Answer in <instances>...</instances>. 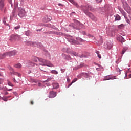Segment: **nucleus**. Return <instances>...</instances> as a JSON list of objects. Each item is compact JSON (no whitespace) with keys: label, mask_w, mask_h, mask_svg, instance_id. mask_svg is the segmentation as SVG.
I'll use <instances>...</instances> for the list:
<instances>
[{"label":"nucleus","mask_w":131,"mask_h":131,"mask_svg":"<svg viewBox=\"0 0 131 131\" xmlns=\"http://www.w3.org/2000/svg\"><path fill=\"white\" fill-rule=\"evenodd\" d=\"M114 78H113V77H105V78H104V79L103 80L104 81L105 80H109L110 79H114Z\"/></svg>","instance_id":"nucleus-24"},{"label":"nucleus","mask_w":131,"mask_h":131,"mask_svg":"<svg viewBox=\"0 0 131 131\" xmlns=\"http://www.w3.org/2000/svg\"><path fill=\"white\" fill-rule=\"evenodd\" d=\"M96 53L97 54V55H99V52L97 51H96Z\"/></svg>","instance_id":"nucleus-48"},{"label":"nucleus","mask_w":131,"mask_h":131,"mask_svg":"<svg viewBox=\"0 0 131 131\" xmlns=\"http://www.w3.org/2000/svg\"><path fill=\"white\" fill-rule=\"evenodd\" d=\"M69 31V29L66 30V31L68 32Z\"/></svg>","instance_id":"nucleus-63"},{"label":"nucleus","mask_w":131,"mask_h":131,"mask_svg":"<svg viewBox=\"0 0 131 131\" xmlns=\"http://www.w3.org/2000/svg\"><path fill=\"white\" fill-rule=\"evenodd\" d=\"M47 27H52L53 29H54L55 30H57L58 31H59V30L58 28H56L55 27L52 26V25H50V24H47L46 25Z\"/></svg>","instance_id":"nucleus-21"},{"label":"nucleus","mask_w":131,"mask_h":131,"mask_svg":"<svg viewBox=\"0 0 131 131\" xmlns=\"http://www.w3.org/2000/svg\"><path fill=\"white\" fill-rule=\"evenodd\" d=\"M12 0H8L9 3L11 5V6H13V3L12 2Z\"/></svg>","instance_id":"nucleus-35"},{"label":"nucleus","mask_w":131,"mask_h":131,"mask_svg":"<svg viewBox=\"0 0 131 131\" xmlns=\"http://www.w3.org/2000/svg\"><path fill=\"white\" fill-rule=\"evenodd\" d=\"M85 13L86 15H88L90 18H91L94 21H97V18L91 13L90 12H85Z\"/></svg>","instance_id":"nucleus-10"},{"label":"nucleus","mask_w":131,"mask_h":131,"mask_svg":"<svg viewBox=\"0 0 131 131\" xmlns=\"http://www.w3.org/2000/svg\"><path fill=\"white\" fill-rule=\"evenodd\" d=\"M31 104L32 105H33V104H34V102H33V101H31Z\"/></svg>","instance_id":"nucleus-52"},{"label":"nucleus","mask_w":131,"mask_h":131,"mask_svg":"<svg viewBox=\"0 0 131 131\" xmlns=\"http://www.w3.org/2000/svg\"><path fill=\"white\" fill-rule=\"evenodd\" d=\"M97 66H99V67H100V68L101 67V65H100V64H97Z\"/></svg>","instance_id":"nucleus-54"},{"label":"nucleus","mask_w":131,"mask_h":131,"mask_svg":"<svg viewBox=\"0 0 131 131\" xmlns=\"http://www.w3.org/2000/svg\"><path fill=\"white\" fill-rule=\"evenodd\" d=\"M61 71H62L63 72H64V71H66V70H65V69H61Z\"/></svg>","instance_id":"nucleus-49"},{"label":"nucleus","mask_w":131,"mask_h":131,"mask_svg":"<svg viewBox=\"0 0 131 131\" xmlns=\"http://www.w3.org/2000/svg\"><path fill=\"white\" fill-rule=\"evenodd\" d=\"M30 34V32L29 31H27L25 32V34L27 36H29Z\"/></svg>","instance_id":"nucleus-31"},{"label":"nucleus","mask_w":131,"mask_h":131,"mask_svg":"<svg viewBox=\"0 0 131 131\" xmlns=\"http://www.w3.org/2000/svg\"><path fill=\"white\" fill-rule=\"evenodd\" d=\"M6 20H7V17H5L4 18V20H3V23L5 25H9V24H7L6 23Z\"/></svg>","instance_id":"nucleus-29"},{"label":"nucleus","mask_w":131,"mask_h":131,"mask_svg":"<svg viewBox=\"0 0 131 131\" xmlns=\"http://www.w3.org/2000/svg\"><path fill=\"white\" fill-rule=\"evenodd\" d=\"M18 15L21 18L25 17L26 16V12H25L24 9L20 8L18 9Z\"/></svg>","instance_id":"nucleus-5"},{"label":"nucleus","mask_w":131,"mask_h":131,"mask_svg":"<svg viewBox=\"0 0 131 131\" xmlns=\"http://www.w3.org/2000/svg\"><path fill=\"white\" fill-rule=\"evenodd\" d=\"M62 51L64 53H69V49L67 48H64L62 49Z\"/></svg>","instance_id":"nucleus-25"},{"label":"nucleus","mask_w":131,"mask_h":131,"mask_svg":"<svg viewBox=\"0 0 131 131\" xmlns=\"http://www.w3.org/2000/svg\"><path fill=\"white\" fill-rule=\"evenodd\" d=\"M51 73L52 74H54V75H57L58 74V71H57L56 70H51Z\"/></svg>","instance_id":"nucleus-26"},{"label":"nucleus","mask_w":131,"mask_h":131,"mask_svg":"<svg viewBox=\"0 0 131 131\" xmlns=\"http://www.w3.org/2000/svg\"><path fill=\"white\" fill-rule=\"evenodd\" d=\"M57 35H64V36L66 35L65 34L62 33V32H58V33L57 32Z\"/></svg>","instance_id":"nucleus-32"},{"label":"nucleus","mask_w":131,"mask_h":131,"mask_svg":"<svg viewBox=\"0 0 131 131\" xmlns=\"http://www.w3.org/2000/svg\"><path fill=\"white\" fill-rule=\"evenodd\" d=\"M73 83H72V82H71V83L68 85V88L70 87L73 84Z\"/></svg>","instance_id":"nucleus-44"},{"label":"nucleus","mask_w":131,"mask_h":131,"mask_svg":"<svg viewBox=\"0 0 131 131\" xmlns=\"http://www.w3.org/2000/svg\"><path fill=\"white\" fill-rule=\"evenodd\" d=\"M97 3H101L102 0H96Z\"/></svg>","instance_id":"nucleus-43"},{"label":"nucleus","mask_w":131,"mask_h":131,"mask_svg":"<svg viewBox=\"0 0 131 131\" xmlns=\"http://www.w3.org/2000/svg\"><path fill=\"white\" fill-rule=\"evenodd\" d=\"M84 67V63H81L80 65L78 66L77 67L74 68L73 69L74 70H77L79 69H80L82 67Z\"/></svg>","instance_id":"nucleus-15"},{"label":"nucleus","mask_w":131,"mask_h":131,"mask_svg":"<svg viewBox=\"0 0 131 131\" xmlns=\"http://www.w3.org/2000/svg\"><path fill=\"white\" fill-rule=\"evenodd\" d=\"M16 54V52L15 51H12L10 52H8L4 53V54H0V59H3L6 58V56L12 57Z\"/></svg>","instance_id":"nucleus-2"},{"label":"nucleus","mask_w":131,"mask_h":131,"mask_svg":"<svg viewBox=\"0 0 131 131\" xmlns=\"http://www.w3.org/2000/svg\"><path fill=\"white\" fill-rule=\"evenodd\" d=\"M82 33L84 35L85 34V32H82Z\"/></svg>","instance_id":"nucleus-55"},{"label":"nucleus","mask_w":131,"mask_h":131,"mask_svg":"<svg viewBox=\"0 0 131 131\" xmlns=\"http://www.w3.org/2000/svg\"><path fill=\"white\" fill-rule=\"evenodd\" d=\"M67 79L68 81H70V80L69 78H67Z\"/></svg>","instance_id":"nucleus-51"},{"label":"nucleus","mask_w":131,"mask_h":131,"mask_svg":"<svg viewBox=\"0 0 131 131\" xmlns=\"http://www.w3.org/2000/svg\"><path fill=\"white\" fill-rule=\"evenodd\" d=\"M13 81H14L15 83H16V82L17 83V82H17V81H16L15 78H14V79H13Z\"/></svg>","instance_id":"nucleus-47"},{"label":"nucleus","mask_w":131,"mask_h":131,"mask_svg":"<svg viewBox=\"0 0 131 131\" xmlns=\"http://www.w3.org/2000/svg\"><path fill=\"white\" fill-rule=\"evenodd\" d=\"M9 98L8 97H7V98H3L2 99L4 101H8V99Z\"/></svg>","instance_id":"nucleus-39"},{"label":"nucleus","mask_w":131,"mask_h":131,"mask_svg":"<svg viewBox=\"0 0 131 131\" xmlns=\"http://www.w3.org/2000/svg\"><path fill=\"white\" fill-rule=\"evenodd\" d=\"M74 22H75V24H76V25L72 24L69 25V27H73L74 29H79V28H78V27L79 26L80 27H83V25L81 24V23H80L79 21L77 20H75Z\"/></svg>","instance_id":"nucleus-3"},{"label":"nucleus","mask_w":131,"mask_h":131,"mask_svg":"<svg viewBox=\"0 0 131 131\" xmlns=\"http://www.w3.org/2000/svg\"><path fill=\"white\" fill-rule=\"evenodd\" d=\"M50 20H51V19H49L47 20V21H45V22L50 21Z\"/></svg>","instance_id":"nucleus-56"},{"label":"nucleus","mask_w":131,"mask_h":131,"mask_svg":"<svg viewBox=\"0 0 131 131\" xmlns=\"http://www.w3.org/2000/svg\"><path fill=\"white\" fill-rule=\"evenodd\" d=\"M14 75H17V76H18L19 77H20V74L19 73H18V72H15L14 73Z\"/></svg>","instance_id":"nucleus-33"},{"label":"nucleus","mask_w":131,"mask_h":131,"mask_svg":"<svg viewBox=\"0 0 131 131\" xmlns=\"http://www.w3.org/2000/svg\"><path fill=\"white\" fill-rule=\"evenodd\" d=\"M70 54L72 56H78V54L76 52H70Z\"/></svg>","instance_id":"nucleus-20"},{"label":"nucleus","mask_w":131,"mask_h":131,"mask_svg":"<svg viewBox=\"0 0 131 131\" xmlns=\"http://www.w3.org/2000/svg\"><path fill=\"white\" fill-rule=\"evenodd\" d=\"M41 30H38L37 31H41Z\"/></svg>","instance_id":"nucleus-64"},{"label":"nucleus","mask_w":131,"mask_h":131,"mask_svg":"<svg viewBox=\"0 0 131 131\" xmlns=\"http://www.w3.org/2000/svg\"><path fill=\"white\" fill-rule=\"evenodd\" d=\"M76 39L77 40V41H80V42H83L84 41V40L79 37H76Z\"/></svg>","instance_id":"nucleus-22"},{"label":"nucleus","mask_w":131,"mask_h":131,"mask_svg":"<svg viewBox=\"0 0 131 131\" xmlns=\"http://www.w3.org/2000/svg\"><path fill=\"white\" fill-rule=\"evenodd\" d=\"M123 25H120V26H119L120 27H122V26H123Z\"/></svg>","instance_id":"nucleus-62"},{"label":"nucleus","mask_w":131,"mask_h":131,"mask_svg":"<svg viewBox=\"0 0 131 131\" xmlns=\"http://www.w3.org/2000/svg\"><path fill=\"white\" fill-rule=\"evenodd\" d=\"M57 94L56 92H54V91H51L50 92H49V98H54L56 96Z\"/></svg>","instance_id":"nucleus-13"},{"label":"nucleus","mask_w":131,"mask_h":131,"mask_svg":"<svg viewBox=\"0 0 131 131\" xmlns=\"http://www.w3.org/2000/svg\"><path fill=\"white\" fill-rule=\"evenodd\" d=\"M39 59H40L39 58L35 57V56L33 57V58H32V61L35 62H37L38 61H39Z\"/></svg>","instance_id":"nucleus-17"},{"label":"nucleus","mask_w":131,"mask_h":131,"mask_svg":"<svg viewBox=\"0 0 131 131\" xmlns=\"http://www.w3.org/2000/svg\"><path fill=\"white\" fill-rule=\"evenodd\" d=\"M117 40H118L119 41H120L121 42H122V43L123 42H124L125 41V39H124V38L122 36H119L117 38Z\"/></svg>","instance_id":"nucleus-14"},{"label":"nucleus","mask_w":131,"mask_h":131,"mask_svg":"<svg viewBox=\"0 0 131 131\" xmlns=\"http://www.w3.org/2000/svg\"><path fill=\"white\" fill-rule=\"evenodd\" d=\"M51 80H52L51 78H48V79H47L46 80V82H48L51 81Z\"/></svg>","instance_id":"nucleus-41"},{"label":"nucleus","mask_w":131,"mask_h":131,"mask_svg":"<svg viewBox=\"0 0 131 131\" xmlns=\"http://www.w3.org/2000/svg\"><path fill=\"white\" fill-rule=\"evenodd\" d=\"M127 50V48H123V51L122 52V55L124 54L125 52Z\"/></svg>","instance_id":"nucleus-27"},{"label":"nucleus","mask_w":131,"mask_h":131,"mask_svg":"<svg viewBox=\"0 0 131 131\" xmlns=\"http://www.w3.org/2000/svg\"><path fill=\"white\" fill-rule=\"evenodd\" d=\"M69 1L70 3H71L72 4H73L74 5H75L77 8H79L80 7V6L78 4V3H77V2H75V1H74V0H69Z\"/></svg>","instance_id":"nucleus-16"},{"label":"nucleus","mask_w":131,"mask_h":131,"mask_svg":"<svg viewBox=\"0 0 131 131\" xmlns=\"http://www.w3.org/2000/svg\"><path fill=\"white\" fill-rule=\"evenodd\" d=\"M8 68H9V70H10L11 71H13V69L11 67V66H8Z\"/></svg>","instance_id":"nucleus-42"},{"label":"nucleus","mask_w":131,"mask_h":131,"mask_svg":"<svg viewBox=\"0 0 131 131\" xmlns=\"http://www.w3.org/2000/svg\"><path fill=\"white\" fill-rule=\"evenodd\" d=\"M81 8L82 10L84 12V13L88 12V11H86V10H90V11L93 10V8L91 6H81Z\"/></svg>","instance_id":"nucleus-7"},{"label":"nucleus","mask_w":131,"mask_h":131,"mask_svg":"<svg viewBox=\"0 0 131 131\" xmlns=\"http://www.w3.org/2000/svg\"><path fill=\"white\" fill-rule=\"evenodd\" d=\"M20 27V25H18L17 26L15 27L14 28V29H15V30H17V29H19Z\"/></svg>","instance_id":"nucleus-38"},{"label":"nucleus","mask_w":131,"mask_h":131,"mask_svg":"<svg viewBox=\"0 0 131 131\" xmlns=\"http://www.w3.org/2000/svg\"><path fill=\"white\" fill-rule=\"evenodd\" d=\"M113 47V43L111 41H109L105 43V48L107 49H111Z\"/></svg>","instance_id":"nucleus-9"},{"label":"nucleus","mask_w":131,"mask_h":131,"mask_svg":"<svg viewBox=\"0 0 131 131\" xmlns=\"http://www.w3.org/2000/svg\"><path fill=\"white\" fill-rule=\"evenodd\" d=\"M116 20H120V17L119 15L115 16Z\"/></svg>","instance_id":"nucleus-28"},{"label":"nucleus","mask_w":131,"mask_h":131,"mask_svg":"<svg viewBox=\"0 0 131 131\" xmlns=\"http://www.w3.org/2000/svg\"><path fill=\"white\" fill-rule=\"evenodd\" d=\"M103 41H102V39L101 38V43H102Z\"/></svg>","instance_id":"nucleus-58"},{"label":"nucleus","mask_w":131,"mask_h":131,"mask_svg":"<svg viewBox=\"0 0 131 131\" xmlns=\"http://www.w3.org/2000/svg\"><path fill=\"white\" fill-rule=\"evenodd\" d=\"M7 90L8 91H11L13 90V89H7Z\"/></svg>","instance_id":"nucleus-50"},{"label":"nucleus","mask_w":131,"mask_h":131,"mask_svg":"<svg viewBox=\"0 0 131 131\" xmlns=\"http://www.w3.org/2000/svg\"><path fill=\"white\" fill-rule=\"evenodd\" d=\"M116 70H117V72H121V71H122V69H120L119 68H116Z\"/></svg>","instance_id":"nucleus-40"},{"label":"nucleus","mask_w":131,"mask_h":131,"mask_svg":"<svg viewBox=\"0 0 131 131\" xmlns=\"http://www.w3.org/2000/svg\"><path fill=\"white\" fill-rule=\"evenodd\" d=\"M69 42H70L72 45H78L79 42L74 39V37L69 36L68 38Z\"/></svg>","instance_id":"nucleus-6"},{"label":"nucleus","mask_w":131,"mask_h":131,"mask_svg":"<svg viewBox=\"0 0 131 131\" xmlns=\"http://www.w3.org/2000/svg\"><path fill=\"white\" fill-rule=\"evenodd\" d=\"M116 63L118 64L119 62H118L117 61H116Z\"/></svg>","instance_id":"nucleus-59"},{"label":"nucleus","mask_w":131,"mask_h":131,"mask_svg":"<svg viewBox=\"0 0 131 131\" xmlns=\"http://www.w3.org/2000/svg\"><path fill=\"white\" fill-rule=\"evenodd\" d=\"M97 55H98V58H99L100 59L101 58V55H100V54H98Z\"/></svg>","instance_id":"nucleus-46"},{"label":"nucleus","mask_w":131,"mask_h":131,"mask_svg":"<svg viewBox=\"0 0 131 131\" xmlns=\"http://www.w3.org/2000/svg\"><path fill=\"white\" fill-rule=\"evenodd\" d=\"M48 34H57V32H55V31H50L48 33H47Z\"/></svg>","instance_id":"nucleus-30"},{"label":"nucleus","mask_w":131,"mask_h":131,"mask_svg":"<svg viewBox=\"0 0 131 131\" xmlns=\"http://www.w3.org/2000/svg\"><path fill=\"white\" fill-rule=\"evenodd\" d=\"M8 85L13 87L14 86V85H13V84H12V83H11V82H8Z\"/></svg>","instance_id":"nucleus-37"},{"label":"nucleus","mask_w":131,"mask_h":131,"mask_svg":"<svg viewBox=\"0 0 131 131\" xmlns=\"http://www.w3.org/2000/svg\"><path fill=\"white\" fill-rule=\"evenodd\" d=\"M129 76H130V77H131V74H130V75H129Z\"/></svg>","instance_id":"nucleus-61"},{"label":"nucleus","mask_w":131,"mask_h":131,"mask_svg":"<svg viewBox=\"0 0 131 131\" xmlns=\"http://www.w3.org/2000/svg\"><path fill=\"white\" fill-rule=\"evenodd\" d=\"M14 67L16 68H18V69H19L21 67V65L20 63H18L16 64H15Z\"/></svg>","instance_id":"nucleus-23"},{"label":"nucleus","mask_w":131,"mask_h":131,"mask_svg":"<svg viewBox=\"0 0 131 131\" xmlns=\"http://www.w3.org/2000/svg\"><path fill=\"white\" fill-rule=\"evenodd\" d=\"M28 64H29V66H31V67H35V66H37V64H36L34 63V62H32V61H29L28 62Z\"/></svg>","instance_id":"nucleus-18"},{"label":"nucleus","mask_w":131,"mask_h":131,"mask_svg":"<svg viewBox=\"0 0 131 131\" xmlns=\"http://www.w3.org/2000/svg\"><path fill=\"white\" fill-rule=\"evenodd\" d=\"M26 43L27 44V45L28 46H33L34 47H39L40 48H41L42 47V45L41 43H38L36 42H31V41H26Z\"/></svg>","instance_id":"nucleus-4"},{"label":"nucleus","mask_w":131,"mask_h":131,"mask_svg":"<svg viewBox=\"0 0 131 131\" xmlns=\"http://www.w3.org/2000/svg\"><path fill=\"white\" fill-rule=\"evenodd\" d=\"M20 36L19 35H12L10 36V38L9 39V40L10 41H13V40H16L17 39H19L20 38Z\"/></svg>","instance_id":"nucleus-8"},{"label":"nucleus","mask_w":131,"mask_h":131,"mask_svg":"<svg viewBox=\"0 0 131 131\" xmlns=\"http://www.w3.org/2000/svg\"><path fill=\"white\" fill-rule=\"evenodd\" d=\"M53 89H57L59 88V84L56 83H54L52 84Z\"/></svg>","instance_id":"nucleus-19"},{"label":"nucleus","mask_w":131,"mask_h":131,"mask_svg":"<svg viewBox=\"0 0 131 131\" xmlns=\"http://www.w3.org/2000/svg\"><path fill=\"white\" fill-rule=\"evenodd\" d=\"M58 6H62V5H61V3H59Z\"/></svg>","instance_id":"nucleus-57"},{"label":"nucleus","mask_w":131,"mask_h":131,"mask_svg":"<svg viewBox=\"0 0 131 131\" xmlns=\"http://www.w3.org/2000/svg\"><path fill=\"white\" fill-rule=\"evenodd\" d=\"M62 57L67 60H72V58L70 55H67L65 54H62Z\"/></svg>","instance_id":"nucleus-11"},{"label":"nucleus","mask_w":131,"mask_h":131,"mask_svg":"<svg viewBox=\"0 0 131 131\" xmlns=\"http://www.w3.org/2000/svg\"><path fill=\"white\" fill-rule=\"evenodd\" d=\"M8 94H9V93H8V92H6V93H5V95H8Z\"/></svg>","instance_id":"nucleus-53"},{"label":"nucleus","mask_w":131,"mask_h":131,"mask_svg":"<svg viewBox=\"0 0 131 131\" xmlns=\"http://www.w3.org/2000/svg\"><path fill=\"white\" fill-rule=\"evenodd\" d=\"M39 64L42 66L53 67V64H52L49 61L42 58H39Z\"/></svg>","instance_id":"nucleus-1"},{"label":"nucleus","mask_w":131,"mask_h":131,"mask_svg":"<svg viewBox=\"0 0 131 131\" xmlns=\"http://www.w3.org/2000/svg\"><path fill=\"white\" fill-rule=\"evenodd\" d=\"M96 70H97V71H99V68H96Z\"/></svg>","instance_id":"nucleus-60"},{"label":"nucleus","mask_w":131,"mask_h":131,"mask_svg":"<svg viewBox=\"0 0 131 131\" xmlns=\"http://www.w3.org/2000/svg\"><path fill=\"white\" fill-rule=\"evenodd\" d=\"M78 80V79L77 78H76L75 79H74V80L73 81H72V83H74L75 82H76Z\"/></svg>","instance_id":"nucleus-34"},{"label":"nucleus","mask_w":131,"mask_h":131,"mask_svg":"<svg viewBox=\"0 0 131 131\" xmlns=\"http://www.w3.org/2000/svg\"><path fill=\"white\" fill-rule=\"evenodd\" d=\"M73 83H72V82H71V83L68 85V88L70 87L73 84Z\"/></svg>","instance_id":"nucleus-45"},{"label":"nucleus","mask_w":131,"mask_h":131,"mask_svg":"<svg viewBox=\"0 0 131 131\" xmlns=\"http://www.w3.org/2000/svg\"><path fill=\"white\" fill-rule=\"evenodd\" d=\"M5 7V0H0V10L2 11Z\"/></svg>","instance_id":"nucleus-12"},{"label":"nucleus","mask_w":131,"mask_h":131,"mask_svg":"<svg viewBox=\"0 0 131 131\" xmlns=\"http://www.w3.org/2000/svg\"><path fill=\"white\" fill-rule=\"evenodd\" d=\"M14 16H15V13L13 12L12 15L10 16V18H13V17H14Z\"/></svg>","instance_id":"nucleus-36"}]
</instances>
